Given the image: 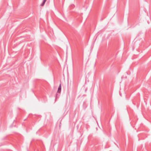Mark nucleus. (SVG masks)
Returning a JSON list of instances; mask_svg holds the SVG:
<instances>
[{
	"instance_id": "1",
	"label": "nucleus",
	"mask_w": 151,
	"mask_h": 151,
	"mask_svg": "<svg viewBox=\"0 0 151 151\" xmlns=\"http://www.w3.org/2000/svg\"><path fill=\"white\" fill-rule=\"evenodd\" d=\"M61 84H60L58 87V92L59 93L61 92Z\"/></svg>"
},
{
	"instance_id": "2",
	"label": "nucleus",
	"mask_w": 151,
	"mask_h": 151,
	"mask_svg": "<svg viewBox=\"0 0 151 151\" xmlns=\"http://www.w3.org/2000/svg\"><path fill=\"white\" fill-rule=\"evenodd\" d=\"M47 0H43L42 3L41 4V6H43L44 5L45 2Z\"/></svg>"
}]
</instances>
